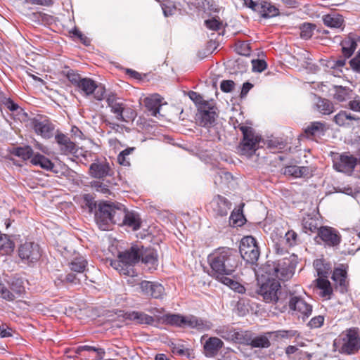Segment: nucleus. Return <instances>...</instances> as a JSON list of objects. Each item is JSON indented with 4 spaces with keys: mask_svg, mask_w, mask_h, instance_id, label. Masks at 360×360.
Masks as SVG:
<instances>
[{
    "mask_svg": "<svg viewBox=\"0 0 360 360\" xmlns=\"http://www.w3.org/2000/svg\"><path fill=\"white\" fill-rule=\"evenodd\" d=\"M269 336L274 335L277 339H291L298 337L300 333L295 330H279L267 333Z\"/></svg>",
    "mask_w": 360,
    "mask_h": 360,
    "instance_id": "42",
    "label": "nucleus"
},
{
    "mask_svg": "<svg viewBox=\"0 0 360 360\" xmlns=\"http://www.w3.org/2000/svg\"><path fill=\"white\" fill-rule=\"evenodd\" d=\"M281 285L278 281L268 280L263 283L259 290V293L267 302H276L278 300V292Z\"/></svg>",
    "mask_w": 360,
    "mask_h": 360,
    "instance_id": "12",
    "label": "nucleus"
},
{
    "mask_svg": "<svg viewBox=\"0 0 360 360\" xmlns=\"http://www.w3.org/2000/svg\"><path fill=\"white\" fill-rule=\"evenodd\" d=\"M288 306L292 314L301 318L304 321L312 314V305L300 295H290Z\"/></svg>",
    "mask_w": 360,
    "mask_h": 360,
    "instance_id": "6",
    "label": "nucleus"
},
{
    "mask_svg": "<svg viewBox=\"0 0 360 360\" xmlns=\"http://www.w3.org/2000/svg\"><path fill=\"white\" fill-rule=\"evenodd\" d=\"M316 285L321 290L320 294L322 297H329L331 295L333 290L326 278L320 276L316 279Z\"/></svg>",
    "mask_w": 360,
    "mask_h": 360,
    "instance_id": "41",
    "label": "nucleus"
},
{
    "mask_svg": "<svg viewBox=\"0 0 360 360\" xmlns=\"http://www.w3.org/2000/svg\"><path fill=\"white\" fill-rule=\"evenodd\" d=\"M326 124L324 122H313L305 129L308 136H316L323 134L326 130Z\"/></svg>",
    "mask_w": 360,
    "mask_h": 360,
    "instance_id": "34",
    "label": "nucleus"
},
{
    "mask_svg": "<svg viewBox=\"0 0 360 360\" xmlns=\"http://www.w3.org/2000/svg\"><path fill=\"white\" fill-rule=\"evenodd\" d=\"M244 219V216L240 210H233L230 216V220L236 226L243 225Z\"/></svg>",
    "mask_w": 360,
    "mask_h": 360,
    "instance_id": "52",
    "label": "nucleus"
},
{
    "mask_svg": "<svg viewBox=\"0 0 360 360\" xmlns=\"http://www.w3.org/2000/svg\"><path fill=\"white\" fill-rule=\"evenodd\" d=\"M96 84L92 79L84 77L77 88L85 96H89L96 89Z\"/></svg>",
    "mask_w": 360,
    "mask_h": 360,
    "instance_id": "31",
    "label": "nucleus"
},
{
    "mask_svg": "<svg viewBox=\"0 0 360 360\" xmlns=\"http://www.w3.org/2000/svg\"><path fill=\"white\" fill-rule=\"evenodd\" d=\"M297 234L292 230L288 231L285 234V243L288 246H293L297 243Z\"/></svg>",
    "mask_w": 360,
    "mask_h": 360,
    "instance_id": "56",
    "label": "nucleus"
},
{
    "mask_svg": "<svg viewBox=\"0 0 360 360\" xmlns=\"http://www.w3.org/2000/svg\"><path fill=\"white\" fill-rule=\"evenodd\" d=\"M141 291L146 295L158 299L162 297L165 288L158 283L144 281L141 283Z\"/></svg>",
    "mask_w": 360,
    "mask_h": 360,
    "instance_id": "18",
    "label": "nucleus"
},
{
    "mask_svg": "<svg viewBox=\"0 0 360 360\" xmlns=\"http://www.w3.org/2000/svg\"><path fill=\"white\" fill-rule=\"evenodd\" d=\"M252 71L261 72L266 68V63L263 60H252Z\"/></svg>",
    "mask_w": 360,
    "mask_h": 360,
    "instance_id": "57",
    "label": "nucleus"
},
{
    "mask_svg": "<svg viewBox=\"0 0 360 360\" xmlns=\"http://www.w3.org/2000/svg\"><path fill=\"white\" fill-rule=\"evenodd\" d=\"M325 318L322 315L313 317L307 323L310 328H319L321 327L324 323Z\"/></svg>",
    "mask_w": 360,
    "mask_h": 360,
    "instance_id": "54",
    "label": "nucleus"
},
{
    "mask_svg": "<svg viewBox=\"0 0 360 360\" xmlns=\"http://www.w3.org/2000/svg\"><path fill=\"white\" fill-rule=\"evenodd\" d=\"M195 328L198 330H207L211 328L212 323L210 321L198 319L194 316H184V326Z\"/></svg>",
    "mask_w": 360,
    "mask_h": 360,
    "instance_id": "22",
    "label": "nucleus"
},
{
    "mask_svg": "<svg viewBox=\"0 0 360 360\" xmlns=\"http://www.w3.org/2000/svg\"><path fill=\"white\" fill-rule=\"evenodd\" d=\"M69 81L75 86L78 87L79 84L82 82L84 77H82L79 74L75 72L74 71H70L68 73L67 75Z\"/></svg>",
    "mask_w": 360,
    "mask_h": 360,
    "instance_id": "58",
    "label": "nucleus"
},
{
    "mask_svg": "<svg viewBox=\"0 0 360 360\" xmlns=\"http://www.w3.org/2000/svg\"><path fill=\"white\" fill-rule=\"evenodd\" d=\"M210 108L198 110V119L200 124L205 127H211L215 122L217 114L212 103H210Z\"/></svg>",
    "mask_w": 360,
    "mask_h": 360,
    "instance_id": "20",
    "label": "nucleus"
},
{
    "mask_svg": "<svg viewBox=\"0 0 360 360\" xmlns=\"http://www.w3.org/2000/svg\"><path fill=\"white\" fill-rule=\"evenodd\" d=\"M323 21L324 25L327 27L330 28H340L342 26L344 20L341 15L333 13L323 15Z\"/></svg>",
    "mask_w": 360,
    "mask_h": 360,
    "instance_id": "29",
    "label": "nucleus"
},
{
    "mask_svg": "<svg viewBox=\"0 0 360 360\" xmlns=\"http://www.w3.org/2000/svg\"><path fill=\"white\" fill-rule=\"evenodd\" d=\"M158 319L162 323L176 327L184 326V316L176 314H167L162 316H157Z\"/></svg>",
    "mask_w": 360,
    "mask_h": 360,
    "instance_id": "28",
    "label": "nucleus"
},
{
    "mask_svg": "<svg viewBox=\"0 0 360 360\" xmlns=\"http://www.w3.org/2000/svg\"><path fill=\"white\" fill-rule=\"evenodd\" d=\"M133 150V148H127L122 150L117 157L118 162L124 166H129L130 165L129 158H127L131 152Z\"/></svg>",
    "mask_w": 360,
    "mask_h": 360,
    "instance_id": "53",
    "label": "nucleus"
},
{
    "mask_svg": "<svg viewBox=\"0 0 360 360\" xmlns=\"http://www.w3.org/2000/svg\"><path fill=\"white\" fill-rule=\"evenodd\" d=\"M206 338L207 335H203L201 338V341L205 340L203 344V354L206 357L213 358L224 347V342L217 337H210L207 339Z\"/></svg>",
    "mask_w": 360,
    "mask_h": 360,
    "instance_id": "13",
    "label": "nucleus"
},
{
    "mask_svg": "<svg viewBox=\"0 0 360 360\" xmlns=\"http://www.w3.org/2000/svg\"><path fill=\"white\" fill-rule=\"evenodd\" d=\"M89 173L94 178L102 179L108 176H112V169L106 161L96 162L90 165Z\"/></svg>",
    "mask_w": 360,
    "mask_h": 360,
    "instance_id": "17",
    "label": "nucleus"
},
{
    "mask_svg": "<svg viewBox=\"0 0 360 360\" xmlns=\"http://www.w3.org/2000/svg\"><path fill=\"white\" fill-rule=\"evenodd\" d=\"M11 291L9 290L13 297L12 299H6L8 301H13L20 297L25 292V288L23 286V281L20 278H15L12 281L11 284Z\"/></svg>",
    "mask_w": 360,
    "mask_h": 360,
    "instance_id": "30",
    "label": "nucleus"
},
{
    "mask_svg": "<svg viewBox=\"0 0 360 360\" xmlns=\"http://www.w3.org/2000/svg\"><path fill=\"white\" fill-rule=\"evenodd\" d=\"M86 278V276L82 274H80L79 276H78L77 274H72V273L68 274L65 276L60 275V277L58 278V279L61 283L65 281L67 283H72V284H75V285L80 283L82 280L85 281Z\"/></svg>",
    "mask_w": 360,
    "mask_h": 360,
    "instance_id": "45",
    "label": "nucleus"
},
{
    "mask_svg": "<svg viewBox=\"0 0 360 360\" xmlns=\"http://www.w3.org/2000/svg\"><path fill=\"white\" fill-rule=\"evenodd\" d=\"M255 11H257L264 18H273L279 15L278 8L268 1H262L257 4Z\"/></svg>",
    "mask_w": 360,
    "mask_h": 360,
    "instance_id": "25",
    "label": "nucleus"
},
{
    "mask_svg": "<svg viewBox=\"0 0 360 360\" xmlns=\"http://www.w3.org/2000/svg\"><path fill=\"white\" fill-rule=\"evenodd\" d=\"M315 27L314 25L311 23H304L300 27V37L304 39H309L314 33Z\"/></svg>",
    "mask_w": 360,
    "mask_h": 360,
    "instance_id": "49",
    "label": "nucleus"
},
{
    "mask_svg": "<svg viewBox=\"0 0 360 360\" xmlns=\"http://www.w3.org/2000/svg\"><path fill=\"white\" fill-rule=\"evenodd\" d=\"M308 173V168L306 167H299L297 165H292L286 167L284 169L285 175L292 176L295 178L306 176Z\"/></svg>",
    "mask_w": 360,
    "mask_h": 360,
    "instance_id": "39",
    "label": "nucleus"
},
{
    "mask_svg": "<svg viewBox=\"0 0 360 360\" xmlns=\"http://www.w3.org/2000/svg\"><path fill=\"white\" fill-rule=\"evenodd\" d=\"M0 296L3 299H12L13 296L9 293V290L0 283Z\"/></svg>",
    "mask_w": 360,
    "mask_h": 360,
    "instance_id": "63",
    "label": "nucleus"
},
{
    "mask_svg": "<svg viewBox=\"0 0 360 360\" xmlns=\"http://www.w3.org/2000/svg\"><path fill=\"white\" fill-rule=\"evenodd\" d=\"M316 108L323 115H330L332 113L335 108L332 102L326 98H319L316 103Z\"/></svg>",
    "mask_w": 360,
    "mask_h": 360,
    "instance_id": "40",
    "label": "nucleus"
},
{
    "mask_svg": "<svg viewBox=\"0 0 360 360\" xmlns=\"http://www.w3.org/2000/svg\"><path fill=\"white\" fill-rule=\"evenodd\" d=\"M86 261L83 257H77L70 264L72 271L78 274H82L86 268Z\"/></svg>",
    "mask_w": 360,
    "mask_h": 360,
    "instance_id": "47",
    "label": "nucleus"
},
{
    "mask_svg": "<svg viewBox=\"0 0 360 360\" xmlns=\"http://www.w3.org/2000/svg\"><path fill=\"white\" fill-rule=\"evenodd\" d=\"M235 128H237V127H235ZM238 128L243 135V141L240 145L242 153L246 155H252L257 150V146L261 140L260 136L256 135L250 127L239 124Z\"/></svg>",
    "mask_w": 360,
    "mask_h": 360,
    "instance_id": "5",
    "label": "nucleus"
},
{
    "mask_svg": "<svg viewBox=\"0 0 360 360\" xmlns=\"http://www.w3.org/2000/svg\"><path fill=\"white\" fill-rule=\"evenodd\" d=\"M106 102L110 108V112L115 115L118 121L129 122L136 117V111L114 94H109L106 98Z\"/></svg>",
    "mask_w": 360,
    "mask_h": 360,
    "instance_id": "4",
    "label": "nucleus"
},
{
    "mask_svg": "<svg viewBox=\"0 0 360 360\" xmlns=\"http://www.w3.org/2000/svg\"><path fill=\"white\" fill-rule=\"evenodd\" d=\"M332 278L337 285L341 288V290H345L347 285V272L341 268H337L334 270Z\"/></svg>",
    "mask_w": 360,
    "mask_h": 360,
    "instance_id": "38",
    "label": "nucleus"
},
{
    "mask_svg": "<svg viewBox=\"0 0 360 360\" xmlns=\"http://www.w3.org/2000/svg\"><path fill=\"white\" fill-rule=\"evenodd\" d=\"M303 225L304 229L309 230L311 233L319 231V228L317 227L316 221L312 219L304 221Z\"/></svg>",
    "mask_w": 360,
    "mask_h": 360,
    "instance_id": "60",
    "label": "nucleus"
},
{
    "mask_svg": "<svg viewBox=\"0 0 360 360\" xmlns=\"http://www.w3.org/2000/svg\"><path fill=\"white\" fill-rule=\"evenodd\" d=\"M236 51L242 56H249L250 54L249 44L245 42L237 43L236 44Z\"/></svg>",
    "mask_w": 360,
    "mask_h": 360,
    "instance_id": "55",
    "label": "nucleus"
},
{
    "mask_svg": "<svg viewBox=\"0 0 360 360\" xmlns=\"http://www.w3.org/2000/svg\"><path fill=\"white\" fill-rule=\"evenodd\" d=\"M357 163V159L349 153L338 155L333 159V167L335 170L346 174H351Z\"/></svg>",
    "mask_w": 360,
    "mask_h": 360,
    "instance_id": "11",
    "label": "nucleus"
},
{
    "mask_svg": "<svg viewBox=\"0 0 360 360\" xmlns=\"http://www.w3.org/2000/svg\"><path fill=\"white\" fill-rule=\"evenodd\" d=\"M105 90L101 85L96 84V89L94 91V97L98 101H101L104 98Z\"/></svg>",
    "mask_w": 360,
    "mask_h": 360,
    "instance_id": "62",
    "label": "nucleus"
},
{
    "mask_svg": "<svg viewBox=\"0 0 360 360\" xmlns=\"http://www.w3.org/2000/svg\"><path fill=\"white\" fill-rule=\"evenodd\" d=\"M214 333L224 340L237 343H247L245 331L237 330L231 326H221L214 330Z\"/></svg>",
    "mask_w": 360,
    "mask_h": 360,
    "instance_id": "10",
    "label": "nucleus"
},
{
    "mask_svg": "<svg viewBox=\"0 0 360 360\" xmlns=\"http://www.w3.org/2000/svg\"><path fill=\"white\" fill-rule=\"evenodd\" d=\"M235 86V83L231 80H223L221 83L220 87L224 92H231Z\"/></svg>",
    "mask_w": 360,
    "mask_h": 360,
    "instance_id": "61",
    "label": "nucleus"
},
{
    "mask_svg": "<svg viewBox=\"0 0 360 360\" xmlns=\"http://www.w3.org/2000/svg\"><path fill=\"white\" fill-rule=\"evenodd\" d=\"M56 140L63 154L69 155L77 153V148L76 144L66 135L63 134H58L56 136Z\"/></svg>",
    "mask_w": 360,
    "mask_h": 360,
    "instance_id": "21",
    "label": "nucleus"
},
{
    "mask_svg": "<svg viewBox=\"0 0 360 360\" xmlns=\"http://www.w3.org/2000/svg\"><path fill=\"white\" fill-rule=\"evenodd\" d=\"M112 211V205L101 203L99 205L98 210L96 213V220L102 230L108 229V224L110 221Z\"/></svg>",
    "mask_w": 360,
    "mask_h": 360,
    "instance_id": "15",
    "label": "nucleus"
},
{
    "mask_svg": "<svg viewBox=\"0 0 360 360\" xmlns=\"http://www.w3.org/2000/svg\"><path fill=\"white\" fill-rule=\"evenodd\" d=\"M351 68L356 72L360 73V50L349 61Z\"/></svg>",
    "mask_w": 360,
    "mask_h": 360,
    "instance_id": "59",
    "label": "nucleus"
},
{
    "mask_svg": "<svg viewBox=\"0 0 360 360\" xmlns=\"http://www.w3.org/2000/svg\"><path fill=\"white\" fill-rule=\"evenodd\" d=\"M356 44L354 41L349 39L342 42V53L346 57H349L355 50Z\"/></svg>",
    "mask_w": 360,
    "mask_h": 360,
    "instance_id": "50",
    "label": "nucleus"
},
{
    "mask_svg": "<svg viewBox=\"0 0 360 360\" xmlns=\"http://www.w3.org/2000/svg\"><path fill=\"white\" fill-rule=\"evenodd\" d=\"M246 334L247 343H242L243 345H251L252 347L267 348L270 346L269 335L257 336L254 338H251L250 333L248 331H245Z\"/></svg>",
    "mask_w": 360,
    "mask_h": 360,
    "instance_id": "26",
    "label": "nucleus"
},
{
    "mask_svg": "<svg viewBox=\"0 0 360 360\" xmlns=\"http://www.w3.org/2000/svg\"><path fill=\"white\" fill-rule=\"evenodd\" d=\"M13 241L7 236L0 233V251H2L4 254H8L13 251Z\"/></svg>",
    "mask_w": 360,
    "mask_h": 360,
    "instance_id": "46",
    "label": "nucleus"
},
{
    "mask_svg": "<svg viewBox=\"0 0 360 360\" xmlns=\"http://www.w3.org/2000/svg\"><path fill=\"white\" fill-rule=\"evenodd\" d=\"M240 253L242 258L247 262L253 264L257 261L259 257V250L255 238L245 236L242 238Z\"/></svg>",
    "mask_w": 360,
    "mask_h": 360,
    "instance_id": "7",
    "label": "nucleus"
},
{
    "mask_svg": "<svg viewBox=\"0 0 360 360\" xmlns=\"http://www.w3.org/2000/svg\"><path fill=\"white\" fill-rule=\"evenodd\" d=\"M334 345L342 354H353L360 349V335L355 328H349L343 332Z\"/></svg>",
    "mask_w": 360,
    "mask_h": 360,
    "instance_id": "3",
    "label": "nucleus"
},
{
    "mask_svg": "<svg viewBox=\"0 0 360 360\" xmlns=\"http://www.w3.org/2000/svg\"><path fill=\"white\" fill-rule=\"evenodd\" d=\"M32 126L35 132L43 138L49 139L53 135V126L46 117H37L34 118Z\"/></svg>",
    "mask_w": 360,
    "mask_h": 360,
    "instance_id": "14",
    "label": "nucleus"
},
{
    "mask_svg": "<svg viewBox=\"0 0 360 360\" xmlns=\"http://www.w3.org/2000/svg\"><path fill=\"white\" fill-rule=\"evenodd\" d=\"M13 153L24 160L32 159L34 155L32 149L30 146L17 148L15 149Z\"/></svg>",
    "mask_w": 360,
    "mask_h": 360,
    "instance_id": "48",
    "label": "nucleus"
},
{
    "mask_svg": "<svg viewBox=\"0 0 360 360\" xmlns=\"http://www.w3.org/2000/svg\"><path fill=\"white\" fill-rule=\"evenodd\" d=\"M20 258L27 264L37 262L41 255L40 247L33 242H25L18 248Z\"/></svg>",
    "mask_w": 360,
    "mask_h": 360,
    "instance_id": "9",
    "label": "nucleus"
},
{
    "mask_svg": "<svg viewBox=\"0 0 360 360\" xmlns=\"http://www.w3.org/2000/svg\"><path fill=\"white\" fill-rule=\"evenodd\" d=\"M223 284L229 286L231 290L240 294H243L245 292V288L240 283L231 279L228 276H225L223 279L219 281Z\"/></svg>",
    "mask_w": 360,
    "mask_h": 360,
    "instance_id": "43",
    "label": "nucleus"
},
{
    "mask_svg": "<svg viewBox=\"0 0 360 360\" xmlns=\"http://www.w3.org/2000/svg\"><path fill=\"white\" fill-rule=\"evenodd\" d=\"M318 235L320 238L329 246H335L340 242V236L333 228L321 226L319 229Z\"/></svg>",
    "mask_w": 360,
    "mask_h": 360,
    "instance_id": "16",
    "label": "nucleus"
},
{
    "mask_svg": "<svg viewBox=\"0 0 360 360\" xmlns=\"http://www.w3.org/2000/svg\"><path fill=\"white\" fill-rule=\"evenodd\" d=\"M207 259L211 268L210 274L218 281L231 275L238 264L236 251L228 248L216 250Z\"/></svg>",
    "mask_w": 360,
    "mask_h": 360,
    "instance_id": "1",
    "label": "nucleus"
},
{
    "mask_svg": "<svg viewBox=\"0 0 360 360\" xmlns=\"http://www.w3.org/2000/svg\"><path fill=\"white\" fill-rule=\"evenodd\" d=\"M333 120L339 126H347L356 120V117L349 112L341 110L334 117Z\"/></svg>",
    "mask_w": 360,
    "mask_h": 360,
    "instance_id": "32",
    "label": "nucleus"
},
{
    "mask_svg": "<svg viewBox=\"0 0 360 360\" xmlns=\"http://www.w3.org/2000/svg\"><path fill=\"white\" fill-rule=\"evenodd\" d=\"M123 317L126 320L133 321L136 323L139 324L150 325L154 322V319L153 316L141 311H127L124 314Z\"/></svg>",
    "mask_w": 360,
    "mask_h": 360,
    "instance_id": "23",
    "label": "nucleus"
},
{
    "mask_svg": "<svg viewBox=\"0 0 360 360\" xmlns=\"http://www.w3.org/2000/svg\"><path fill=\"white\" fill-rule=\"evenodd\" d=\"M349 107L351 110L356 112H360V100L354 99L349 101Z\"/></svg>",
    "mask_w": 360,
    "mask_h": 360,
    "instance_id": "64",
    "label": "nucleus"
},
{
    "mask_svg": "<svg viewBox=\"0 0 360 360\" xmlns=\"http://www.w3.org/2000/svg\"><path fill=\"white\" fill-rule=\"evenodd\" d=\"M127 213L126 209L123 206L116 207L112 205V211L110 223L122 224L124 216Z\"/></svg>",
    "mask_w": 360,
    "mask_h": 360,
    "instance_id": "36",
    "label": "nucleus"
},
{
    "mask_svg": "<svg viewBox=\"0 0 360 360\" xmlns=\"http://www.w3.org/2000/svg\"><path fill=\"white\" fill-rule=\"evenodd\" d=\"M163 98L159 94H153L147 97L144 100L145 105L150 112V115L154 117H158L160 114V108L162 106Z\"/></svg>",
    "mask_w": 360,
    "mask_h": 360,
    "instance_id": "24",
    "label": "nucleus"
},
{
    "mask_svg": "<svg viewBox=\"0 0 360 360\" xmlns=\"http://www.w3.org/2000/svg\"><path fill=\"white\" fill-rule=\"evenodd\" d=\"M212 203L214 210L220 216H226L231 209L230 202L220 195L217 196Z\"/></svg>",
    "mask_w": 360,
    "mask_h": 360,
    "instance_id": "27",
    "label": "nucleus"
},
{
    "mask_svg": "<svg viewBox=\"0 0 360 360\" xmlns=\"http://www.w3.org/2000/svg\"><path fill=\"white\" fill-rule=\"evenodd\" d=\"M295 264L288 258H283L274 262L273 269L269 274L280 280H288L294 274Z\"/></svg>",
    "mask_w": 360,
    "mask_h": 360,
    "instance_id": "8",
    "label": "nucleus"
},
{
    "mask_svg": "<svg viewBox=\"0 0 360 360\" xmlns=\"http://www.w3.org/2000/svg\"><path fill=\"white\" fill-rule=\"evenodd\" d=\"M205 25L210 30H219L222 26V22L219 18H212L205 20Z\"/></svg>",
    "mask_w": 360,
    "mask_h": 360,
    "instance_id": "51",
    "label": "nucleus"
},
{
    "mask_svg": "<svg viewBox=\"0 0 360 360\" xmlns=\"http://www.w3.org/2000/svg\"><path fill=\"white\" fill-rule=\"evenodd\" d=\"M188 96L197 105L198 110L210 108V102L205 101L202 96L197 92L191 91L188 92Z\"/></svg>",
    "mask_w": 360,
    "mask_h": 360,
    "instance_id": "44",
    "label": "nucleus"
},
{
    "mask_svg": "<svg viewBox=\"0 0 360 360\" xmlns=\"http://www.w3.org/2000/svg\"><path fill=\"white\" fill-rule=\"evenodd\" d=\"M353 91L348 87L335 86L334 98L339 102L346 101L352 98Z\"/></svg>",
    "mask_w": 360,
    "mask_h": 360,
    "instance_id": "35",
    "label": "nucleus"
},
{
    "mask_svg": "<svg viewBox=\"0 0 360 360\" xmlns=\"http://www.w3.org/2000/svg\"><path fill=\"white\" fill-rule=\"evenodd\" d=\"M139 254L134 248L121 252L119 259L111 261L110 265L120 274L126 275L129 278L127 282L131 286L139 285L141 289V283L143 282L141 278L136 273L134 266L139 262Z\"/></svg>",
    "mask_w": 360,
    "mask_h": 360,
    "instance_id": "2",
    "label": "nucleus"
},
{
    "mask_svg": "<svg viewBox=\"0 0 360 360\" xmlns=\"http://www.w3.org/2000/svg\"><path fill=\"white\" fill-rule=\"evenodd\" d=\"M30 161L32 164L46 170H51L53 167V163L49 158L39 153L34 154Z\"/></svg>",
    "mask_w": 360,
    "mask_h": 360,
    "instance_id": "33",
    "label": "nucleus"
},
{
    "mask_svg": "<svg viewBox=\"0 0 360 360\" xmlns=\"http://www.w3.org/2000/svg\"><path fill=\"white\" fill-rule=\"evenodd\" d=\"M122 224L137 230L140 228V219L136 213L127 211Z\"/></svg>",
    "mask_w": 360,
    "mask_h": 360,
    "instance_id": "37",
    "label": "nucleus"
},
{
    "mask_svg": "<svg viewBox=\"0 0 360 360\" xmlns=\"http://www.w3.org/2000/svg\"><path fill=\"white\" fill-rule=\"evenodd\" d=\"M139 254V259L141 258L143 263L148 266L149 269H155L158 266V254L153 249H141L132 247Z\"/></svg>",
    "mask_w": 360,
    "mask_h": 360,
    "instance_id": "19",
    "label": "nucleus"
}]
</instances>
